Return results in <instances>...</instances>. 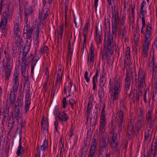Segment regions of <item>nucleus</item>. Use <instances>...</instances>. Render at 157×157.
Masks as SVG:
<instances>
[{"instance_id":"f257e3e1","label":"nucleus","mask_w":157,"mask_h":157,"mask_svg":"<svg viewBox=\"0 0 157 157\" xmlns=\"http://www.w3.org/2000/svg\"><path fill=\"white\" fill-rule=\"evenodd\" d=\"M19 71L17 69L15 71L13 80V90L10 93V94L6 100V106H8L10 103V105L13 106L16 100V96L15 92L17 91L19 85V79L18 78Z\"/></svg>"},{"instance_id":"f03ea898","label":"nucleus","mask_w":157,"mask_h":157,"mask_svg":"<svg viewBox=\"0 0 157 157\" xmlns=\"http://www.w3.org/2000/svg\"><path fill=\"white\" fill-rule=\"evenodd\" d=\"M113 37L110 35L108 32H105V42L104 45L103 53L102 55V59L105 60L107 56V52L109 51V53L112 55L113 53L114 47L113 44Z\"/></svg>"},{"instance_id":"7ed1b4c3","label":"nucleus","mask_w":157,"mask_h":157,"mask_svg":"<svg viewBox=\"0 0 157 157\" xmlns=\"http://www.w3.org/2000/svg\"><path fill=\"white\" fill-rule=\"evenodd\" d=\"M109 85L110 100L113 103L114 101L118 98L119 94L121 90V83L120 79L115 78L114 81V85L110 81Z\"/></svg>"},{"instance_id":"20e7f679","label":"nucleus","mask_w":157,"mask_h":157,"mask_svg":"<svg viewBox=\"0 0 157 157\" xmlns=\"http://www.w3.org/2000/svg\"><path fill=\"white\" fill-rule=\"evenodd\" d=\"M28 46H27V48L25 46L23 48L21 44H19L18 50L19 53L18 54V57L20 58L22 53V56L21 58L22 64L21 65V69L22 70V74L24 75L25 72V69L28 65V59L27 58V55L29 51Z\"/></svg>"},{"instance_id":"39448f33","label":"nucleus","mask_w":157,"mask_h":157,"mask_svg":"<svg viewBox=\"0 0 157 157\" xmlns=\"http://www.w3.org/2000/svg\"><path fill=\"white\" fill-rule=\"evenodd\" d=\"M35 27H31L28 25H25L24 29L23 36L26 40V45L29 47L31 45L32 40V36L33 32L34 30Z\"/></svg>"},{"instance_id":"423d86ee","label":"nucleus","mask_w":157,"mask_h":157,"mask_svg":"<svg viewBox=\"0 0 157 157\" xmlns=\"http://www.w3.org/2000/svg\"><path fill=\"white\" fill-rule=\"evenodd\" d=\"M136 85L140 89L144 88L145 85V74L144 71H139L138 77H136Z\"/></svg>"},{"instance_id":"0eeeda50","label":"nucleus","mask_w":157,"mask_h":157,"mask_svg":"<svg viewBox=\"0 0 157 157\" xmlns=\"http://www.w3.org/2000/svg\"><path fill=\"white\" fill-rule=\"evenodd\" d=\"M13 8V5L11 3H9L8 6V12L4 11L3 13V19L7 21L8 20L9 22H11L12 21Z\"/></svg>"},{"instance_id":"6e6552de","label":"nucleus","mask_w":157,"mask_h":157,"mask_svg":"<svg viewBox=\"0 0 157 157\" xmlns=\"http://www.w3.org/2000/svg\"><path fill=\"white\" fill-rule=\"evenodd\" d=\"M123 111L122 110L119 111L117 115V118L119 120L118 128V132L120 134L122 133L123 129L124 124V121L123 118Z\"/></svg>"},{"instance_id":"1a4fd4ad","label":"nucleus","mask_w":157,"mask_h":157,"mask_svg":"<svg viewBox=\"0 0 157 157\" xmlns=\"http://www.w3.org/2000/svg\"><path fill=\"white\" fill-rule=\"evenodd\" d=\"M152 109L149 108L146 113V119L147 121L146 126L154 127L155 120L152 118Z\"/></svg>"},{"instance_id":"9d476101","label":"nucleus","mask_w":157,"mask_h":157,"mask_svg":"<svg viewBox=\"0 0 157 157\" xmlns=\"http://www.w3.org/2000/svg\"><path fill=\"white\" fill-rule=\"evenodd\" d=\"M4 52L5 56L6 62V69H12L13 65V60L12 58L9 53L6 52L5 50H4Z\"/></svg>"},{"instance_id":"9b49d317","label":"nucleus","mask_w":157,"mask_h":157,"mask_svg":"<svg viewBox=\"0 0 157 157\" xmlns=\"http://www.w3.org/2000/svg\"><path fill=\"white\" fill-rule=\"evenodd\" d=\"M97 144L98 140L94 138L93 141L92 145L90 147L88 157H95L94 155L95 154Z\"/></svg>"},{"instance_id":"f8f14e48","label":"nucleus","mask_w":157,"mask_h":157,"mask_svg":"<svg viewBox=\"0 0 157 157\" xmlns=\"http://www.w3.org/2000/svg\"><path fill=\"white\" fill-rule=\"evenodd\" d=\"M130 48L127 47L126 49L124 61V66L127 70V67H129L131 60L130 55Z\"/></svg>"},{"instance_id":"ddd939ff","label":"nucleus","mask_w":157,"mask_h":157,"mask_svg":"<svg viewBox=\"0 0 157 157\" xmlns=\"http://www.w3.org/2000/svg\"><path fill=\"white\" fill-rule=\"evenodd\" d=\"M21 31L19 23L16 22L14 24L13 35L15 38H20Z\"/></svg>"},{"instance_id":"4468645a","label":"nucleus","mask_w":157,"mask_h":157,"mask_svg":"<svg viewBox=\"0 0 157 157\" xmlns=\"http://www.w3.org/2000/svg\"><path fill=\"white\" fill-rule=\"evenodd\" d=\"M55 113L57 115L59 121H60L66 122L69 119L68 116L64 112L61 111L59 112L57 111H55Z\"/></svg>"},{"instance_id":"2eb2a0df","label":"nucleus","mask_w":157,"mask_h":157,"mask_svg":"<svg viewBox=\"0 0 157 157\" xmlns=\"http://www.w3.org/2000/svg\"><path fill=\"white\" fill-rule=\"evenodd\" d=\"M63 72L61 71V68H59L57 74L56 80L55 82V86L59 88L60 87V85L62 82V75Z\"/></svg>"},{"instance_id":"dca6fc26","label":"nucleus","mask_w":157,"mask_h":157,"mask_svg":"<svg viewBox=\"0 0 157 157\" xmlns=\"http://www.w3.org/2000/svg\"><path fill=\"white\" fill-rule=\"evenodd\" d=\"M31 96L29 91L26 92V98L25 99V104L24 111L25 113H27L29 110V107L31 104Z\"/></svg>"},{"instance_id":"f3484780","label":"nucleus","mask_w":157,"mask_h":157,"mask_svg":"<svg viewBox=\"0 0 157 157\" xmlns=\"http://www.w3.org/2000/svg\"><path fill=\"white\" fill-rule=\"evenodd\" d=\"M154 130V127L146 126V130L145 133V140H150Z\"/></svg>"},{"instance_id":"a211bd4d","label":"nucleus","mask_w":157,"mask_h":157,"mask_svg":"<svg viewBox=\"0 0 157 157\" xmlns=\"http://www.w3.org/2000/svg\"><path fill=\"white\" fill-rule=\"evenodd\" d=\"M121 17H119L118 12H116L114 10L113 12L112 20V25H118Z\"/></svg>"},{"instance_id":"6ab92c4d","label":"nucleus","mask_w":157,"mask_h":157,"mask_svg":"<svg viewBox=\"0 0 157 157\" xmlns=\"http://www.w3.org/2000/svg\"><path fill=\"white\" fill-rule=\"evenodd\" d=\"M23 98L24 95L23 94L21 93H20L15 104V107L16 108L20 109L23 106Z\"/></svg>"},{"instance_id":"aec40b11","label":"nucleus","mask_w":157,"mask_h":157,"mask_svg":"<svg viewBox=\"0 0 157 157\" xmlns=\"http://www.w3.org/2000/svg\"><path fill=\"white\" fill-rule=\"evenodd\" d=\"M132 75L131 73H130L126 70V77L125 82V90L127 91L129 89L130 85L131 84V80L130 77Z\"/></svg>"},{"instance_id":"412c9836","label":"nucleus","mask_w":157,"mask_h":157,"mask_svg":"<svg viewBox=\"0 0 157 157\" xmlns=\"http://www.w3.org/2000/svg\"><path fill=\"white\" fill-rule=\"evenodd\" d=\"M157 149V138L151 144L150 157H155ZM144 157H149L145 155Z\"/></svg>"},{"instance_id":"4be33fe9","label":"nucleus","mask_w":157,"mask_h":157,"mask_svg":"<svg viewBox=\"0 0 157 157\" xmlns=\"http://www.w3.org/2000/svg\"><path fill=\"white\" fill-rule=\"evenodd\" d=\"M105 119V117H101L99 125V133L101 134L103 133L105 130L106 124Z\"/></svg>"},{"instance_id":"5701e85b","label":"nucleus","mask_w":157,"mask_h":157,"mask_svg":"<svg viewBox=\"0 0 157 157\" xmlns=\"http://www.w3.org/2000/svg\"><path fill=\"white\" fill-rule=\"evenodd\" d=\"M101 29H98L97 26L96 29V41L98 42L99 44H101V39L102 37V33L101 32Z\"/></svg>"},{"instance_id":"b1692460","label":"nucleus","mask_w":157,"mask_h":157,"mask_svg":"<svg viewBox=\"0 0 157 157\" xmlns=\"http://www.w3.org/2000/svg\"><path fill=\"white\" fill-rule=\"evenodd\" d=\"M133 123L130 121L128 124L127 132V137L128 139L131 138V136L133 131Z\"/></svg>"},{"instance_id":"393cba45","label":"nucleus","mask_w":157,"mask_h":157,"mask_svg":"<svg viewBox=\"0 0 157 157\" xmlns=\"http://www.w3.org/2000/svg\"><path fill=\"white\" fill-rule=\"evenodd\" d=\"M145 125L144 119L141 118L138 119L136 123L137 132H138L140 129Z\"/></svg>"},{"instance_id":"a878e982","label":"nucleus","mask_w":157,"mask_h":157,"mask_svg":"<svg viewBox=\"0 0 157 157\" xmlns=\"http://www.w3.org/2000/svg\"><path fill=\"white\" fill-rule=\"evenodd\" d=\"M151 32L150 30L146 29L144 33L145 40L144 41L151 43V41L152 39Z\"/></svg>"},{"instance_id":"bb28decb","label":"nucleus","mask_w":157,"mask_h":157,"mask_svg":"<svg viewBox=\"0 0 157 157\" xmlns=\"http://www.w3.org/2000/svg\"><path fill=\"white\" fill-rule=\"evenodd\" d=\"M21 139L20 138L19 140V145L16 153L17 155L18 156H20L24 151V150L21 145Z\"/></svg>"},{"instance_id":"cd10ccee","label":"nucleus","mask_w":157,"mask_h":157,"mask_svg":"<svg viewBox=\"0 0 157 157\" xmlns=\"http://www.w3.org/2000/svg\"><path fill=\"white\" fill-rule=\"evenodd\" d=\"M88 54L87 63L89 65L93 66L94 61V54Z\"/></svg>"},{"instance_id":"c85d7f7f","label":"nucleus","mask_w":157,"mask_h":157,"mask_svg":"<svg viewBox=\"0 0 157 157\" xmlns=\"http://www.w3.org/2000/svg\"><path fill=\"white\" fill-rule=\"evenodd\" d=\"M72 85V84L71 81H70L69 82H68V83L65 84L64 90L65 94L67 93V92H70Z\"/></svg>"},{"instance_id":"c756f323","label":"nucleus","mask_w":157,"mask_h":157,"mask_svg":"<svg viewBox=\"0 0 157 157\" xmlns=\"http://www.w3.org/2000/svg\"><path fill=\"white\" fill-rule=\"evenodd\" d=\"M20 113L21 112L19 110V109L15 108L14 115L13 117V119H16L17 122H18L20 117Z\"/></svg>"},{"instance_id":"7c9ffc66","label":"nucleus","mask_w":157,"mask_h":157,"mask_svg":"<svg viewBox=\"0 0 157 157\" xmlns=\"http://www.w3.org/2000/svg\"><path fill=\"white\" fill-rule=\"evenodd\" d=\"M107 137L106 136H102L100 140V146L106 147L108 144L106 142Z\"/></svg>"},{"instance_id":"2f4dec72","label":"nucleus","mask_w":157,"mask_h":157,"mask_svg":"<svg viewBox=\"0 0 157 157\" xmlns=\"http://www.w3.org/2000/svg\"><path fill=\"white\" fill-rule=\"evenodd\" d=\"M118 25H112V34H110V35H111L113 37L112 35H114V36H116L117 34V33L118 31ZM108 31L109 33H110L109 30H106L105 32V33L106 32Z\"/></svg>"},{"instance_id":"473e14b6","label":"nucleus","mask_w":157,"mask_h":157,"mask_svg":"<svg viewBox=\"0 0 157 157\" xmlns=\"http://www.w3.org/2000/svg\"><path fill=\"white\" fill-rule=\"evenodd\" d=\"M41 127L42 129H43L44 130H47L48 129V122L45 121L43 117L42 119L41 122Z\"/></svg>"},{"instance_id":"72a5a7b5","label":"nucleus","mask_w":157,"mask_h":157,"mask_svg":"<svg viewBox=\"0 0 157 157\" xmlns=\"http://www.w3.org/2000/svg\"><path fill=\"white\" fill-rule=\"evenodd\" d=\"M149 66L152 68L153 71H156L157 70V66L154 63V58L153 57L151 61H149Z\"/></svg>"},{"instance_id":"f704fd0d","label":"nucleus","mask_w":157,"mask_h":157,"mask_svg":"<svg viewBox=\"0 0 157 157\" xmlns=\"http://www.w3.org/2000/svg\"><path fill=\"white\" fill-rule=\"evenodd\" d=\"M34 32V34L33 35V38L40 39V36H39L40 31L38 25L35 27Z\"/></svg>"},{"instance_id":"c9c22d12","label":"nucleus","mask_w":157,"mask_h":157,"mask_svg":"<svg viewBox=\"0 0 157 157\" xmlns=\"http://www.w3.org/2000/svg\"><path fill=\"white\" fill-rule=\"evenodd\" d=\"M33 12V10L31 6L26 5L25 7L24 13L31 15Z\"/></svg>"},{"instance_id":"e433bc0d","label":"nucleus","mask_w":157,"mask_h":157,"mask_svg":"<svg viewBox=\"0 0 157 157\" xmlns=\"http://www.w3.org/2000/svg\"><path fill=\"white\" fill-rule=\"evenodd\" d=\"M48 145V142L46 139H45L43 142L42 145L40 146V149L43 151H45L47 148Z\"/></svg>"},{"instance_id":"4c0bfd02","label":"nucleus","mask_w":157,"mask_h":157,"mask_svg":"<svg viewBox=\"0 0 157 157\" xmlns=\"http://www.w3.org/2000/svg\"><path fill=\"white\" fill-rule=\"evenodd\" d=\"M12 69H6L5 70V75H6V78L5 79L8 80L9 79V78L10 76L11 71Z\"/></svg>"},{"instance_id":"58836bf2","label":"nucleus","mask_w":157,"mask_h":157,"mask_svg":"<svg viewBox=\"0 0 157 157\" xmlns=\"http://www.w3.org/2000/svg\"><path fill=\"white\" fill-rule=\"evenodd\" d=\"M64 25H61L59 27V30L58 32V36L59 37H60V38H61L63 34V31L64 28Z\"/></svg>"},{"instance_id":"ea45409f","label":"nucleus","mask_w":157,"mask_h":157,"mask_svg":"<svg viewBox=\"0 0 157 157\" xmlns=\"http://www.w3.org/2000/svg\"><path fill=\"white\" fill-rule=\"evenodd\" d=\"M4 119L5 120H6L9 116V108H6L4 111Z\"/></svg>"},{"instance_id":"a19ab883","label":"nucleus","mask_w":157,"mask_h":157,"mask_svg":"<svg viewBox=\"0 0 157 157\" xmlns=\"http://www.w3.org/2000/svg\"><path fill=\"white\" fill-rule=\"evenodd\" d=\"M7 23V21L2 18L0 22V28H1L2 27H6Z\"/></svg>"},{"instance_id":"79ce46f5","label":"nucleus","mask_w":157,"mask_h":157,"mask_svg":"<svg viewBox=\"0 0 157 157\" xmlns=\"http://www.w3.org/2000/svg\"><path fill=\"white\" fill-rule=\"evenodd\" d=\"M150 43V42L144 41L143 44V50H149Z\"/></svg>"},{"instance_id":"37998d69","label":"nucleus","mask_w":157,"mask_h":157,"mask_svg":"<svg viewBox=\"0 0 157 157\" xmlns=\"http://www.w3.org/2000/svg\"><path fill=\"white\" fill-rule=\"evenodd\" d=\"M33 43L35 48H37L39 47V43L40 42V39L33 38Z\"/></svg>"},{"instance_id":"c03bdc74","label":"nucleus","mask_w":157,"mask_h":157,"mask_svg":"<svg viewBox=\"0 0 157 157\" xmlns=\"http://www.w3.org/2000/svg\"><path fill=\"white\" fill-rule=\"evenodd\" d=\"M112 142L113 144H116V140L117 139V135L116 133H112Z\"/></svg>"},{"instance_id":"a18cd8bd","label":"nucleus","mask_w":157,"mask_h":157,"mask_svg":"<svg viewBox=\"0 0 157 157\" xmlns=\"http://www.w3.org/2000/svg\"><path fill=\"white\" fill-rule=\"evenodd\" d=\"M24 22L25 23V25H28V18L30 16V15L26 14L25 13H24Z\"/></svg>"},{"instance_id":"49530a36","label":"nucleus","mask_w":157,"mask_h":157,"mask_svg":"<svg viewBox=\"0 0 157 157\" xmlns=\"http://www.w3.org/2000/svg\"><path fill=\"white\" fill-rule=\"evenodd\" d=\"M26 69H25V72L24 73V75H23L22 73V70H21V73L22 76L24 77V79L25 80V83H27L28 82H29V76L28 75H27V76H25V73L26 72Z\"/></svg>"},{"instance_id":"de8ad7c7","label":"nucleus","mask_w":157,"mask_h":157,"mask_svg":"<svg viewBox=\"0 0 157 157\" xmlns=\"http://www.w3.org/2000/svg\"><path fill=\"white\" fill-rule=\"evenodd\" d=\"M92 108V105L91 104H88V105L87 107V116H89L90 113L91 109Z\"/></svg>"},{"instance_id":"09e8293b","label":"nucleus","mask_w":157,"mask_h":157,"mask_svg":"<svg viewBox=\"0 0 157 157\" xmlns=\"http://www.w3.org/2000/svg\"><path fill=\"white\" fill-rule=\"evenodd\" d=\"M84 78L86 82L89 83L90 81V77H89L88 73L87 71L85 72L84 75Z\"/></svg>"},{"instance_id":"8fccbe9b","label":"nucleus","mask_w":157,"mask_h":157,"mask_svg":"<svg viewBox=\"0 0 157 157\" xmlns=\"http://www.w3.org/2000/svg\"><path fill=\"white\" fill-rule=\"evenodd\" d=\"M104 94V92H98V96L101 102H102V99Z\"/></svg>"},{"instance_id":"3c124183","label":"nucleus","mask_w":157,"mask_h":157,"mask_svg":"<svg viewBox=\"0 0 157 157\" xmlns=\"http://www.w3.org/2000/svg\"><path fill=\"white\" fill-rule=\"evenodd\" d=\"M120 105L121 109H125V101L124 100L121 99L120 102Z\"/></svg>"},{"instance_id":"603ef678","label":"nucleus","mask_w":157,"mask_h":157,"mask_svg":"<svg viewBox=\"0 0 157 157\" xmlns=\"http://www.w3.org/2000/svg\"><path fill=\"white\" fill-rule=\"evenodd\" d=\"M88 25L86 24V25L83 29V34H87L88 31Z\"/></svg>"},{"instance_id":"864d4df0","label":"nucleus","mask_w":157,"mask_h":157,"mask_svg":"<svg viewBox=\"0 0 157 157\" xmlns=\"http://www.w3.org/2000/svg\"><path fill=\"white\" fill-rule=\"evenodd\" d=\"M74 22L75 24V26L77 28L79 26V24L80 22L79 19H78L76 20L75 17L74 15Z\"/></svg>"},{"instance_id":"5fc2aeb1","label":"nucleus","mask_w":157,"mask_h":157,"mask_svg":"<svg viewBox=\"0 0 157 157\" xmlns=\"http://www.w3.org/2000/svg\"><path fill=\"white\" fill-rule=\"evenodd\" d=\"M148 54V50H143L142 55L144 57H147Z\"/></svg>"},{"instance_id":"6e6d98bb","label":"nucleus","mask_w":157,"mask_h":157,"mask_svg":"<svg viewBox=\"0 0 157 157\" xmlns=\"http://www.w3.org/2000/svg\"><path fill=\"white\" fill-rule=\"evenodd\" d=\"M105 74L106 72L104 69L103 68L102 70V74L100 78L103 79H105Z\"/></svg>"},{"instance_id":"4d7b16f0","label":"nucleus","mask_w":157,"mask_h":157,"mask_svg":"<svg viewBox=\"0 0 157 157\" xmlns=\"http://www.w3.org/2000/svg\"><path fill=\"white\" fill-rule=\"evenodd\" d=\"M15 2L17 6H18V3L19 7H21L23 4V0H15Z\"/></svg>"},{"instance_id":"13d9d810","label":"nucleus","mask_w":157,"mask_h":157,"mask_svg":"<svg viewBox=\"0 0 157 157\" xmlns=\"http://www.w3.org/2000/svg\"><path fill=\"white\" fill-rule=\"evenodd\" d=\"M67 104V102L66 101V98H64L63 99V108L64 109L65 108Z\"/></svg>"},{"instance_id":"bf43d9fd","label":"nucleus","mask_w":157,"mask_h":157,"mask_svg":"<svg viewBox=\"0 0 157 157\" xmlns=\"http://www.w3.org/2000/svg\"><path fill=\"white\" fill-rule=\"evenodd\" d=\"M90 145V142L89 141L87 140H86L84 141V144L83 146L84 147L88 148L89 147Z\"/></svg>"},{"instance_id":"052dcab7","label":"nucleus","mask_w":157,"mask_h":157,"mask_svg":"<svg viewBox=\"0 0 157 157\" xmlns=\"http://www.w3.org/2000/svg\"><path fill=\"white\" fill-rule=\"evenodd\" d=\"M105 79H103L100 78L99 86L104 87L105 85Z\"/></svg>"},{"instance_id":"680f3d73","label":"nucleus","mask_w":157,"mask_h":157,"mask_svg":"<svg viewBox=\"0 0 157 157\" xmlns=\"http://www.w3.org/2000/svg\"><path fill=\"white\" fill-rule=\"evenodd\" d=\"M105 147H103L100 146V147L99 149V151L100 152V154L102 155V153L104 151V150L105 149Z\"/></svg>"},{"instance_id":"e2e57ef3","label":"nucleus","mask_w":157,"mask_h":157,"mask_svg":"<svg viewBox=\"0 0 157 157\" xmlns=\"http://www.w3.org/2000/svg\"><path fill=\"white\" fill-rule=\"evenodd\" d=\"M36 62L35 63H32L31 65V75H32L33 76V71L34 67L36 65Z\"/></svg>"},{"instance_id":"0e129e2a","label":"nucleus","mask_w":157,"mask_h":157,"mask_svg":"<svg viewBox=\"0 0 157 157\" xmlns=\"http://www.w3.org/2000/svg\"><path fill=\"white\" fill-rule=\"evenodd\" d=\"M105 105L104 104H103V108L102 109V110L101 111V116H105Z\"/></svg>"},{"instance_id":"69168bd1","label":"nucleus","mask_w":157,"mask_h":157,"mask_svg":"<svg viewBox=\"0 0 157 157\" xmlns=\"http://www.w3.org/2000/svg\"><path fill=\"white\" fill-rule=\"evenodd\" d=\"M93 99V96L92 94H90L89 97V101L88 104H91Z\"/></svg>"},{"instance_id":"338daca9","label":"nucleus","mask_w":157,"mask_h":157,"mask_svg":"<svg viewBox=\"0 0 157 157\" xmlns=\"http://www.w3.org/2000/svg\"><path fill=\"white\" fill-rule=\"evenodd\" d=\"M39 148V146H38L37 147V150L36 153V155L34 156V157H40V151L39 150H38V149Z\"/></svg>"},{"instance_id":"774afa93","label":"nucleus","mask_w":157,"mask_h":157,"mask_svg":"<svg viewBox=\"0 0 157 157\" xmlns=\"http://www.w3.org/2000/svg\"><path fill=\"white\" fill-rule=\"evenodd\" d=\"M48 49V47L46 46H45L41 49L40 51L41 52L44 53L47 52Z\"/></svg>"}]
</instances>
